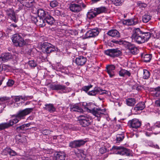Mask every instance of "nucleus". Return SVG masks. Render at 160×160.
<instances>
[{
	"instance_id": "1a4fd4ad",
	"label": "nucleus",
	"mask_w": 160,
	"mask_h": 160,
	"mask_svg": "<svg viewBox=\"0 0 160 160\" xmlns=\"http://www.w3.org/2000/svg\"><path fill=\"white\" fill-rule=\"evenodd\" d=\"M21 6L27 8L32 7L35 4L34 0H17Z\"/></svg>"
},
{
	"instance_id": "cd10ccee",
	"label": "nucleus",
	"mask_w": 160,
	"mask_h": 160,
	"mask_svg": "<svg viewBox=\"0 0 160 160\" xmlns=\"http://www.w3.org/2000/svg\"><path fill=\"white\" fill-rule=\"evenodd\" d=\"M119 74L120 76L123 77L126 76L129 77L131 75L130 72L129 71L125 69H121L119 71Z\"/></svg>"
},
{
	"instance_id": "ea45409f",
	"label": "nucleus",
	"mask_w": 160,
	"mask_h": 160,
	"mask_svg": "<svg viewBox=\"0 0 160 160\" xmlns=\"http://www.w3.org/2000/svg\"><path fill=\"white\" fill-rule=\"evenodd\" d=\"M124 135L123 133L117 134L116 139L117 142H119L122 141L124 139Z\"/></svg>"
},
{
	"instance_id": "69168bd1",
	"label": "nucleus",
	"mask_w": 160,
	"mask_h": 160,
	"mask_svg": "<svg viewBox=\"0 0 160 160\" xmlns=\"http://www.w3.org/2000/svg\"><path fill=\"white\" fill-rule=\"evenodd\" d=\"M154 112L156 114H158V115H160V110H155L154 111Z\"/></svg>"
},
{
	"instance_id": "de8ad7c7",
	"label": "nucleus",
	"mask_w": 160,
	"mask_h": 160,
	"mask_svg": "<svg viewBox=\"0 0 160 160\" xmlns=\"http://www.w3.org/2000/svg\"><path fill=\"white\" fill-rule=\"evenodd\" d=\"M58 4V2L56 0L52 1L50 3V6L52 8L56 7Z\"/></svg>"
},
{
	"instance_id": "6ab92c4d",
	"label": "nucleus",
	"mask_w": 160,
	"mask_h": 160,
	"mask_svg": "<svg viewBox=\"0 0 160 160\" xmlns=\"http://www.w3.org/2000/svg\"><path fill=\"white\" fill-rule=\"evenodd\" d=\"M6 12L7 15L9 16L14 22H17V20L16 19L15 13L13 9L10 8L8 9Z\"/></svg>"
},
{
	"instance_id": "a18cd8bd",
	"label": "nucleus",
	"mask_w": 160,
	"mask_h": 160,
	"mask_svg": "<svg viewBox=\"0 0 160 160\" xmlns=\"http://www.w3.org/2000/svg\"><path fill=\"white\" fill-rule=\"evenodd\" d=\"M10 127L8 122L3 123L0 124V130L8 128Z\"/></svg>"
},
{
	"instance_id": "79ce46f5",
	"label": "nucleus",
	"mask_w": 160,
	"mask_h": 160,
	"mask_svg": "<svg viewBox=\"0 0 160 160\" xmlns=\"http://www.w3.org/2000/svg\"><path fill=\"white\" fill-rule=\"evenodd\" d=\"M16 140H18L19 142H25L26 141V139L24 136H21L20 135H18L16 137Z\"/></svg>"
},
{
	"instance_id": "2eb2a0df",
	"label": "nucleus",
	"mask_w": 160,
	"mask_h": 160,
	"mask_svg": "<svg viewBox=\"0 0 160 160\" xmlns=\"http://www.w3.org/2000/svg\"><path fill=\"white\" fill-rule=\"evenodd\" d=\"M69 8L71 11L74 12H78L82 10L81 5L75 3L70 4Z\"/></svg>"
},
{
	"instance_id": "e2e57ef3",
	"label": "nucleus",
	"mask_w": 160,
	"mask_h": 160,
	"mask_svg": "<svg viewBox=\"0 0 160 160\" xmlns=\"http://www.w3.org/2000/svg\"><path fill=\"white\" fill-rule=\"evenodd\" d=\"M6 65L4 64H3L2 65V67H1V65H0V73L4 69V68L6 67Z\"/></svg>"
},
{
	"instance_id": "393cba45",
	"label": "nucleus",
	"mask_w": 160,
	"mask_h": 160,
	"mask_svg": "<svg viewBox=\"0 0 160 160\" xmlns=\"http://www.w3.org/2000/svg\"><path fill=\"white\" fill-rule=\"evenodd\" d=\"M37 13L39 18H44L48 14V13L45 12L42 9H38L37 11Z\"/></svg>"
},
{
	"instance_id": "5fc2aeb1",
	"label": "nucleus",
	"mask_w": 160,
	"mask_h": 160,
	"mask_svg": "<svg viewBox=\"0 0 160 160\" xmlns=\"http://www.w3.org/2000/svg\"><path fill=\"white\" fill-rule=\"evenodd\" d=\"M92 87V86L91 85L88 86H85L83 87L82 88V89L85 92H87Z\"/></svg>"
},
{
	"instance_id": "338daca9",
	"label": "nucleus",
	"mask_w": 160,
	"mask_h": 160,
	"mask_svg": "<svg viewBox=\"0 0 160 160\" xmlns=\"http://www.w3.org/2000/svg\"><path fill=\"white\" fill-rule=\"evenodd\" d=\"M145 134L147 136L149 137L151 135V134L149 132H145Z\"/></svg>"
},
{
	"instance_id": "603ef678",
	"label": "nucleus",
	"mask_w": 160,
	"mask_h": 160,
	"mask_svg": "<svg viewBox=\"0 0 160 160\" xmlns=\"http://www.w3.org/2000/svg\"><path fill=\"white\" fill-rule=\"evenodd\" d=\"M25 125L23 124L22 126L17 127L16 128V129L18 131H20V130H27V128H26Z\"/></svg>"
},
{
	"instance_id": "774afa93",
	"label": "nucleus",
	"mask_w": 160,
	"mask_h": 160,
	"mask_svg": "<svg viewBox=\"0 0 160 160\" xmlns=\"http://www.w3.org/2000/svg\"><path fill=\"white\" fill-rule=\"evenodd\" d=\"M10 27H13L14 28H15V27H17V26L15 24H11L10 25Z\"/></svg>"
},
{
	"instance_id": "f03ea898",
	"label": "nucleus",
	"mask_w": 160,
	"mask_h": 160,
	"mask_svg": "<svg viewBox=\"0 0 160 160\" xmlns=\"http://www.w3.org/2000/svg\"><path fill=\"white\" fill-rule=\"evenodd\" d=\"M32 110V108H27L19 111L16 114L12 115L11 118L12 119L8 122L9 126H11L18 123L21 119H24L25 117L29 114Z\"/></svg>"
},
{
	"instance_id": "4468645a",
	"label": "nucleus",
	"mask_w": 160,
	"mask_h": 160,
	"mask_svg": "<svg viewBox=\"0 0 160 160\" xmlns=\"http://www.w3.org/2000/svg\"><path fill=\"white\" fill-rule=\"evenodd\" d=\"M138 19L137 18H134L130 19L125 20L122 21L123 24L127 26L134 25L138 22Z\"/></svg>"
},
{
	"instance_id": "c85d7f7f",
	"label": "nucleus",
	"mask_w": 160,
	"mask_h": 160,
	"mask_svg": "<svg viewBox=\"0 0 160 160\" xmlns=\"http://www.w3.org/2000/svg\"><path fill=\"white\" fill-rule=\"evenodd\" d=\"M71 108L72 111L80 112H82L83 111L82 109L77 104L72 105L71 107Z\"/></svg>"
},
{
	"instance_id": "473e14b6",
	"label": "nucleus",
	"mask_w": 160,
	"mask_h": 160,
	"mask_svg": "<svg viewBox=\"0 0 160 160\" xmlns=\"http://www.w3.org/2000/svg\"><path fill=\"white\" fill-rule=\"evenodd\" d=\"M141 57L143 58V61L145 62H150L152 58V55L151 54H142Z\"/></svg>"
},
{
	"instance_id": "0eeeda50",
	"label": "nucleus",
	"mask_w": 160,
	"mask_h": 160,
	"mask_svg": "<svg viewBox=\"0 0 160 160\" xmlns=\"http://www.w3.org/2000/svg\"><path fill=\"white\" fill-rule=\"evenodd\" d=\"M12 41L14 45L16 46L22 47L25 44L24 39L18 34L13 35Z\"/></svg>"
},
{
	"instance_id": "13d9d810",
	"label": "nucleus",
	"mask_w": 160,
	"mask_h": 160,
	"mask_svg": "<svg viewBox=\"0 0 160 160\" xmlns=\"http://www.w3.org/2000/svg\"><path fill=\"white\" fill-rule=\"evenodd\" d=\"M155 105L158 107H160V99H158L155 101Z\"/></svg>"
},
{
	"instance_id": "4c0bfd02",
	"label": "nucleus",
	"mask_w": 160,
	"mask_h": 160,
	"mask_svg": "<svg viewBox=\"0 0 160 160\" xmlns=\"http://www.w3.org/2000/svg\"><path fill=\"white\" fill-rule=\"evenodd\" d=\"M39 19L38 22H37V25L41 27H43L45 26V19H43V18H38Z\"/></svg>"
},
{
	"instance_id": "5701e85b",
	"label": "nucleus",
	"mask_w": 160,
	"mask_h": 160,
	"mask_svg": "<svg viewBox=\"0 0 160 160\" xmlns=\"http://www.w3.org/2000/svg\"><path fill=\"white\" fill-rule=\"evenodd\" d=\"M107 11V9L105 7L95 8L94 9V11L96 12L97 15L102 13H106Z\"/></svg>"
},
{
	"instance_id": "f8f14e48",
	"label": "nucleus",
	"mask_w": 160,
	"mask_h": 160,
	"mask_svg": "<svg viewBox=\"0 0 160 160\" xmlns=\"http://www.w3.org/2000/svg\"><path fill=\"white\" fill-rule=\"evenodd\" d=\"M128 124L133 130H136L140 127L141 122L137 119H133L129 121Z\"/></svg>"
},
{
	"instance_id": "a878e982",
	"label": "nucleus",
	"mask_w": 160,
	"mask_h": 160,
	"mask_svg": "<svg viewBox=\"0 0 160 160\" xmlns=\"http://www.w3.org/2000/svg\"><path fill=\"white\" fill-rule=\"evenodd\" d=\"M45 22L49 25H52L54 22L53 18L48 14L44 18Z\"/></svg>"
},
{
	"instance_id": "423d86ee",
	"label": "nucleus",
	"mask_w": 160,
	"mask_h": 160,
	"mask_svg": "<svg viewBox=\"0 0 160 160\" xmlns=\"http://www.w3.org/2000/svg\"><path fill=\"white\" fill-rule=\"evenodd\" d=\"M113 150H117L116 154L121 155H124L127 156H130L131 155L130 151L123 147L114 146L112 148Z\"/></svg>"
},
{
	"instance_id": "bf43d9fd",
	"label": "nucleus",
	"mask_w": 160,
	"mask_h": 160,
	"mask_svg": "<svg viewBox=\"0 0 160 160\" xmlns=\"http://www.w3.org/2000/svg\"><path fill=\"white\" fill-rule=\"evenodd\" d=\"M30 97V96H22V100H23L24 101H26L28 99V98Z\"/></svg>"
},
{
	"instance_id": "9b49d317",
	"label": "nucleus",
	"mask_w": 160,
	"mask_h": 160,
	"mask_svg": "<svg viewBox=\"0 0 160 160\" xmlns=\"http://www.w3.org/2000/svg\"><path fill=\"white\" fill-rule=\"evenodd\" d=\"M85 143V141L83 140H74L69 142V146L72 148H76L83 145Z\"/></svg>"
},
{
	"instance_id": "58836bf2",
	"label": "nucleus",
	"mask_w": 160,
	"mask_h": 160,
	"mask_svg": "<svg viewBox=\"0 0 160 160\" xmlns=\"http://www.w3.org/2000/svg\"><path fill=\"white\" fill-rule=\"evenodd\" d=\"M152 16L149 14H146L142 17V21L144 23L148 22L151 19Z\"/></svg>"
},
{
	"instance_id": "e433bc0d",
	"label": "nucleus",
	"mask_w": 160,
	"mask_h": 160,
	"mask_svg": "<svg viewBox=\"0 0 160 160\" xmlns=\"http://www.w3.org/2000/svg\"><path fill=\"white\" fill-rule=\"evenodd\" d=\"M97 89H98V91H97V94H99L101 95H102L104 94H107L108 95H109L111 94V92L109 91L102 90L98 87H97Z\"/></svg>"
},
{
	"instance_id": "7c9ffc66",
	"label": "nucleus",
	"mask_w": 160,
	"mask_h": 160,
	"mask_svg": "<svg viewBox=\"0 0 160 160\" xmlns=\"http://www.w3.org/2000/svg\"><path fill=\"white\" fill-rule=\"evenodd\" d=\"M136 103L135 100L133 98H129L126 100L127 105L129 106H134Z\"/></svg>"
},
{
	"instance_id": "c756f323",
	"label": "nucleus",
	"mask_w": 160,
	"mask_h": 160,
	"mask_svg": "<svg viewBox=\"0 0 160 160\" xmlns=\"http://www.w3.org/2000/svg\"><path fill=\"white\" fill-rule=\"evenodd\" d=\"M145 106L143 102H141L137 104L135 108L136 110L139 111L142 110L145 108Z\"/></svg>"
},
{
	"instance_id": "72a5a7b5",
	"label": "nucleus",
	"mask_w": 160,
	"mask_h": 160,
	"mask_svg": "<svg viewBox=\"0 0 160 160\" xmlns=\"http://www.w3.org/2000/svg\"><path fill=\"white\" fill-rule=\"evenodd\" d=\"M22 96H15L14 98V101L16 102L14 103V106L15 107H17L22 104L21 103H18L17 102L20 101V100L22 99Z\"/></svg>"
},
{
	"instance_id": "a19ab883",
	"label": "nucleus",
	"mask_w": 160,
	"mask_h": 160,
	"mask_svg": "<svg viewBox=\"0 0 160 160\" xmlns=\"http://www.w3.org/2000/svg\"><path fill=\"white\" fill-rule=\"evenodd\" d=\"M77 156L78 157L81 156L82 158H84L86 156V152L82 150H78Z\"/></svg>"
},
{
	"instance_id": "412c9836",
	"label": "nucleus",
	"mask_w": 160,
	"mask_h": 160,
	"mask_svg": "<svg viewBox=\"0 0 160 160\" xmlns=\"http://www.w3.org/2000/svg\"><path fill=\"white\" fill-rule=\"evenodd\" d=\"M44 108L45 110H47L50 113L53 112L56 110V108L51 103L46 104Z\"/></svg>"
},
{
	"instance_id": "a211bd4d",
	"label": "nucleus",
	"mask_w": 160,
	"mask_h": 160,
	"mask_svg": "<svg viewBox=\"0 0 160 160\" xmlns=\"http://www.w3.org/2000/svg\"><path fill=\"white\" fill-rule=\"evenodd\" d=\"M87 58L83 56H79L76 58L75 62L78 65L82 66L85 64L86 62Z\"/></svg>"
},
{
	"instance_id": "20e7f679",
	"label": "nucleus",
	"mask_w": 160,
	"mask_h": 160,
	"mask_svg": "<svg viewBox=\"0 0 160 160\" xmlns=\"http://www.w3.org/2000/svg\"><path fill=\"white\" fill-rule=\"evenodd\" d=\"M116 43H119L120 44H123L127 48L129 51L132 54H135L138 53V50L135 46L131 43L125 41H115Z\"/></svg>"
},
{
	"instance_id": "0e129e2a",
	"label": "nucleus",
	"mask_w": 160,
	"mask_h": 160,
	"mask_svg": "<svg viewBox=\"0 0 160 160\" xmlns=\"http://www.w3.org/2000/svg\"><path fill=\"white\" fill-rule=\"evenodd\" d=\"M34 124V123H31V122H30V123H28V124H24V125H25V127H26V128H27V127H29L30 126V125L31 124Z\"/></svg>"
},
{
	"instance_id": "dca6fc26",
	"label": "nucleus",
	"mask_w": 160,
	"mask_h": 160,
	"mask_svg": "<svg viewBox=\"0 0 160 160\" xmlns=\"http://www.w3.org/2000/svg\"><path fill=\"white\" fill-rule=\"evenodd\" d=\"M99 33L98 30L97 29H92L87 32L85 34L86 38L95 37Z\"/></svg>"
},
{
	"instance_id": "ddd939ff",
	"label": "nucleus",
	"mask_w": 160,
	"mask_h": 160,
	"mask_svg": "<svg viewBox=\"0 0 160 160\" xmlns=\"http://www.w3.org/2000/svg\"><path fill=\"white\" fill-rule=\"evenodd\" d=\"M50 88L53 90H61L63 93H66L69 91L68 88H67L64 85L60 84L52 85L50 86Z\"/></svg>"
},
{
	"instance_id": "49530a36",
	"label": "nucleus",
	"mask_w": 160,
	"mask_h": 160,
	"mask_svg": "<svg viewBox=\"0 0 160 160\" xmlns=\"http://www.w3.org/2000/svg\"><path fill=\"white\" fill-rule=\"evenodd\" d=\"M147 144L146 145L147 146H149L157 149L159 148V147L158 145L154 144L152 141L148 142H147Z\"/></svg>"
},
{
	"instance_id": "c03bdc74",
	"label": "nucleus",
	"mask_w": 160,
	"mask_h": 160,
	"mask_svg": "<svg viewBox=\"0 0 160 160\" xmlns=\"http://www.w3.org/2000/svg\"><path fill=\"white\" fill-rule=\"evenodd\" d=\"M97 91H98L97 87H96L93 90L88 92V94L90 96H95L97 94Z\"/></svg>"
},
{
	"instance_id": "8fccbe9b",
	"label": "nucleus",
	"mask_w": 160,
	"mask_h": 160,
	"mask_svg": "<svg viewBox=\"0 0 160 160\" xmlns=\"http://www.w3.org/2000/svg\"><path fill=\"white\" fill-rule=\"evenodd\" d=\"M28 65L31 67H34L36 66V63L33 60H31L29 61Z\"/></svg>"
},
{
	"instance_id": "2f4dec72",
	"label": "nucleus",
	"mask_w": 160,
	"mask_h": 160,
	"mask_svg": "<svg viewBox=\"0 0 160 160\" xmlns=\"http://www.w3.org/2000/svg\"><path fill=\"white\" fill-rule=\"evenodd\" d=\"M94 107V105L93 103L89 102L88 103H87L86 108L87 109L88 112L91 113L92 111L95 108Z\"/></svg>"
},
{
	"instance_id": "9d476101",
	"label": "nucleus",
	"mask_w": 160,
	"mask_h": 160,
	"mask_svg": "<svg viewBox=\"0 0 160 160\" xmlns=\"http://www.w3.org/2000/svg\"><path fill=\"white\" fill-rule=\"evenodd\" d=\"M105 53L111 57H118L121 54L120 50L118 49H108L105 51Z\"/></svg>"
},
{
	"instance_id": "6e6d98bb",
	"label": "nucleus",
	"mask_w": 160,
	"mask_h": 160,
	"mask_svg": "<svg viewBox=\"0 0 160 160\" xmlns=\"http://www.w3.org/2000/svg\"><path fill=\"white\" fill-rule=\"evenodd\" d=\"M14 83V81L12 80H9L7 82V85L8 86H12Z\"/></svg>"
},
{
	"instance_id": "052dcab7",
	"label": "nucleus",
	"mask_w": 160,
	"mask_h": 160,
	"mask_svg": "<svg viewBox=\"0 0 160 160\" xmlns=\"http://www.w3.org/2000/svg\"><path fill=\"white\" fill-rule=\"evenodd\" d=\"M106 149L105 148H101L100 149V152L101 153H103L106 152Z\"/></svg>"
},
{
	"instance_id": "bb28decb",
	"label": "nucleus",
	"mask_w": 160,
	"mask_h": 160,
	"mask_svg": "<svg viewBox=\"0 0 160 160\" xmlns=\"http://www.w3.org/2000/svg\"><path fill=\"white\" fill-rule=\"evenodd\" d=\"M56 160H65V154L63 152H58L55 156Z\"/></svg>"
},
{
	"instance_id": "39448f33",
	"label": "nucleus",
	"mask_w": 160,
	"mask_h": 160,
	"mask_svg": "<svg viewBox=\"0 0 160 160\" xmlns=\"http://www.w3.org/2000/svg\"><path fill=\"white\" fill-rule=\"evenodd\" d=\"M18 55L17 53L14 54L13 56L9 53H3L0 57V62H4L12 59L17 60L18 59Z\"/></svg>"
},
{
	"instance_id": "c9c22d12",
	"label": "nucleus",
	"mask_w": 160,
	"mask_h": 160,
	"mask_svg": "<svg viewBox=\"0 0 160 160\" xmlns=\"http://www.w3.org/2000/svg\"><path fill=\"white\" fill-rule=\"evenodd\" d=\"M97 15V14L96 12L94 11H92V10H91L90 11L88 12L87 14V17L89 19H91L94 17H96Z\"/></svg>"
},
{
	"instance_id": "864d4df0",
	"label": "nucleus",
	"mask_w": 160,
	"mask_h": 160,
	"mask_svg": "<svg viewBox=\"0 0 160 160\" xmlns=\"http://www.w3.org/2000/svg\"><path fill=\"white\" fill-rule=\"evenodd\" d=\"M75 2L78 3V4H80L81 6H82L83 8H85L86 7V6L82 2V0H76Z\"/></svg>"
},
{
	"instance_id": "4be33fe9",
	"label": "nucleus",
	"mask_w": 160,
	"mask_h": 160,
	"mask_svg": "<svg viewBox=\"0 0 160 160\" xmlns=\"http://www.w3.org/2000/svg\"><path fill=\"white\" fill-rule=\"evenodd\" d=\"M107 34L109 36L114 38H118L120 36L119 32L115 29L111 30L108 31Z\"/></svg>"
},
{
	"instance_id": "f3484780",
	"label": "nucleus",
	"mask_w": 160,
	"mask_h": 160,
	"mask_svg": "<svg viewBox=\"0 0 160 160\" xmlns=\"http://www.w3.org/2000/svg\"><path fill=\"white\" fill-rule=\"evenodd\" d=\"M44 48L45 52L47 53H49L52 52L56 51L57 49V48L55 46L47 43H46Z\"/></svg>"
},
{
	"instance_id": "37998d69",
	"label": "nucleus",
	"mask_w": 160,
	"mask_h": 160,
	"mask_svg": "<svg viewBox=\"0 0 160 160\" xmlns=\"http://www.w3.org/2000/svg\"><path fill=\"white\" fill-rule=\"evenodd\" d=\"M149 72L146 69H143V78L144 79H148L149 77Z\"/></svg>"
},
{
	"instance_id": "4d7b16f0",
	"label": "nucleus",
	"mask_w": 160,
	"mask_h": 160,
	"mask_svg": "<svg viewBox=\"0 0 160 160\" xmlns=\"http://www.w3.org/2000/svg\"><path fill=\"white\" fill-rule=\"evenodd\" d=\"M39 18V17H32V20L34 22L37 24V22H38V20L39 19H38V18Z\"/></svg>"
},
{
	"instance_id": "b1692460",
	"label": "nucleus",
	"mask_w": 160,
	"mask_h": 160,
	"mask_svg": "<svg viewBox=\"0 0 160 160\" xmlns=\"http://www.w3.org/2000/svg\"><path fill=\"white\" fill-rule=\"evenodd\" d=\"M8 98L6 97L0 98V105H2V107L0 109V113L2 111V109L6 107V103L7 102Z\"/></svg>"
},
{
	"instance_id": "f704fd0d",
	"label": "nucleus",
	"mask_w": 160,
	"mask_h": 160,
	"mask_svg": "<svg viewBox=\"0 0 160 160\" xmlns=\"http://www.w3.org/2000/svg\"><path fill=\"white\" fill-rule=\"evenodd\" d=\"M4 151L5 153H8L12 156H14L17 154V153L15 151L9 148H5L4 150Z\"/></svg>"
},
{
	"instance_id": "7ed1b4c3",
	"label": "nucleus",
	"mask_w": 160,
	"mask_h": 160,
	"mask_svg": "<svg viewBox=\"0 0 160 160\" xmlns=\"http://www.w3.org/2000/svg\"><path fill=\"white\" fill-rule=\"evenodd\" d=\"M78 120L81 125L84 127H88L92 122V118L87 115H80L78 118Z\"/></svg>"
},
{
	"instance_id": "3c124183",
	"label": "nucleus",
	"mask_w": 160,
	"mask_h": 160,
	"mask_svg": "<svg viewBox=\"0 0 160 160\" xmlns=\"http://www.w3.org/2000/svg\"><path fill=\"white\" fill-rule=\"evenodd\" d=\"M112 2L116 6H119L122 4V2L121 0H114Z\"/></svg>"
},
{
	"instance_id": "680f3d73",
	"label": "nucleus",
	"mask_w": 160,
	"mask_h": 160,
	"mask_svg": "<svg viewBox=\"0 0 160 160\" xmlns=\"http://www.w3.org/2000/svg\"><path fill=\"white\" fill-rule=\"evenodd\" d=\"M5 79V77L2 76L0 77V86L2 84V82Z\"/></svg>"
},
{
	"instance_id": "f257e3e1",
	"label": "nucleus",
	"mask_w": 160,
	"mask_h": 160,
	"mask_svg": "<svg viewBox=\"0 0 160 160\" xmlns=\"http://www.w3.org/2000/svg\"><path fill=\"white\" fill-rule=\"evenodd\" d=\"M155 32L152 30L150 32H142L139 28L134 30L132 36V40L140 44L148 41L152 36L154 37Z\"/></svg>"
},
{
	"instance_id": "09e8293b",
	"label": "nucleus",
	"mask_w": 160,
	"mask_h": 160,
	"mask_svg": "<svg viewBox=\"0 0 160 160\" xmlns=\"http://www.w3.org/2000/svg\"><path fill=\"white\" fill-rule=\"evenodd\" d=\"M154 90L156 92L155 93V96L156 97H158L160 94V87H158L154 88Z\"/></svg>"
},
{
	"instance_id": "6e6552de",
	"label": "nucleus",
	"mask_w": 160,
	"mask_h": 160,
	"mask_svg": "<svg viewBox=\"0 0 160 160\" xmlns=\"http://www.w3.org/2000/svg\"><path fill=\"white\" fill-rule=\"evenodd\" d=\"M106 110L104 109H101V108H95L92 111L91 113L95 117L97 118V120L98 121L100 120L101 118L105 114Z\"/></svg>"
},
{
	"instance_id": "aec40b11",
	"label": "nucleus",
	"mask_w": 160,
	"mask_h": 160,
	"mask_svg": "<svg viewBox=\"0 0 160 160\" xmlns=\"http://www.w3.org/2000/svg\"><path fill=\"white\" fill-rule=\"evenodd\" d=\"M107 71L108 73L110 78L113 77L115 74L113 71L115 69V66L112 65H108L106 67Z\"/></svg>"
}]
</instances>
